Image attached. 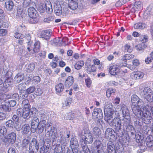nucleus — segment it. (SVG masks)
<instances>
[{"mask_svg": "<svg viewBox=\"0 0 153 153\" xmlns=\"http://www.w3.org/2000/svg\"><path fill=\"white\" fill-rule=\"evenodd\" d=\"M152 106H149L148 105H146L143 108H141L136 113L134 114L138 117L142 118L144 119L146 124H149L152 121V117L151 114L149 112Z\"/></svg>", "mask_w": 153, "mask_h": 153, "instance_id": "obj_1", "label": "nucleus"}, {"mask_svg": "<svg viewBox=\"0 0 153 153\" xmlns=\"http://www.w3.org/2000/svg\"><path fill=\"white\" fill-rule=\"evenodd\" d=\"M131 102V107L134 114L141 109V108H143L145 106H146V105H144L142 100L140 99L136 95H133L132 96Z\"/></svg>", "mask_w": 153, "mask_h": 153, "instance_id": "obj_2", "label": "nucleus"}, {"mask_svg": "<svg viewBox=\"0 0 153 153\" xmlns=\"http://www.w3.org/2000/svg\"><path fill=\"white\" fill-rule=\"evenodd\" d=\"M122 110V114L123 117L124 125L128 127L131 126L130 117L129 111L126 105L123 103L120 104Z\"/></svg>", "mask_w": 153, "mask_h": 153, "instance_id": "obj_3", "label": "nucleus"}, {"mask_svg": "<svg viewBox=\"0 0 153 153\" xmlns=\"http://www.w3.org/2000/svg\"><path fill=\"white\" fill-rule=\"evenodd\" d=\"M142 97L149 103L148 104L149 106H153V92L151 89L148 87L144 88L143 91L141 92Z\"/></svg>", "mask_w": 153, "mask_h": 153, "instance_id": "obj_4", "label": "nucleus"}, {"mask_svg": "<svg viewBox=\"0 0 153 153\" xmlns=\"http://www.w3.org/2000/svg\"><path fill=\"white\" fill-rule=\"evenodd\" d=\"M93 141V137L92 134L90 132L85 133L82 135L80 140L81 144L83 150L85 146H87V144H91Z\"/></svg>", "mask_w": 153, "mask_h": 153, "instance_id": "obj_5", "label": "nucleus"}, {"mask_svg": "<svg viewBox=\"0 0 153 153\" xmlns=\"http://www.w3.org/2000/svg\"><path fill=\"white\" fill-rule=\"evenodd\" d=\"M45 10L48 13H50L53 11L52 6L49 0H46L45 4H41L38 8V11L41 13H43Z\"/></svg>", "mask_w": 153, "mask_h": 153, "instance_id": "obj_6", "label": "nucleus"}, {"mask_svg": "<svg viewBox=\"0 0 153 153\" xmlns=\"http://www.w3.org/2000/svg\"><path fill=\"white\" fill-rule=\"evenodd\" d=\"M12 73L10 71L7 72L5 76L7 79H6L4 83V87L6 88V90L8 91L10 88L11 85H12L11 81L12 79L11 77Z\"/></svg>", "mask_w": 153, "mask_h": 153, "instance_id": "obj_7", "label": "nucleus"}, {"mask_svg": "<svg viewBox=\"0 0 153 153\" xmlns=\"http://www.w3.org/2000/svg\"><path fill=\"white\" fill-rule=\"evenodd\" d=\"M110 126L113 127L116 130L119 131L121 129L122 126L121 120L118 117H114Z\"/></svg>", "mask_w": 153, "mask_h": 153, "instance_id": "obj_8", "label": "nucleus"}, {"mask_svg": "<svg viewBox=\"0 0 153 153\" xmlns=\"http://www.w3.org/2000/svg\"><path fill=\"white\" fill-rule=\"evenodd\" d=\"M96 147L92 149L93 153H104L102 149V146L101 142L99 140H96L94 143Z\"/></svg>", "mask_w": 153, "mask_h": 153, "instance_id": "obj_9", "label": "nucleus"}, {"mask_svg": "<svg viewBox=\"0 0 153 153\" xmlns=\"http://www.w3.org/2000/svg\"><path fill=\"white\" fill-rule=\"evenodd\" d=\"M39 143H37V140L35 138H33L29 144V150L30 152H34L37 151L39 149Z\"/></svg>", "mask_w": 153, "mask_h": 153, "instance_id": "obj_10", "label": "nucleus"}, {"mask_svg": "<svg viewBox=\"0 0 153 153\" xmlns=\"http://www.w3.org/2000/svg\"><path fill=\"white\" fill-rule=\"evenodd\" d=\"M30 109H24L21 108H19L17 110V113L20 116H22V117L25 119L28 117H29Z\"/></svg>", "mask_w": 153, "mask_h": 153, "instance_id": "obj_11", "label": "nucleus"}, {"mask_svg": "<svg viewBox=\"0 0 153 153\" xmlns=\"http://www.w3.org/2000/svg\"><path fill=\"white\" fill-rule=\"evenodd\" d=\"M106 153H124V152L120 150H116L113 143L109 142L107 144V148Z\"/></svg>", "mask_w": 153, "mask_h": 153, "instance_id": "obj_12", "label": "nucleus"}, {"mask_svg": "<svg viewBox=\"0 0 153 153\" xmlns=\"http://www.w3.org/2000/svg\"><path fill=\"white\" fill-rule=\"evenodd\" d=\"M46 125V121L44 120H40L38 125L36 129V133L38 134L42 133L44 131V129L45 128Z\"/></svg>", "mask_w": 153, "mask_h": 153, "instance_id": "obj_13", "label": "nucleus"}, {"mask_svg": "<svg viewBox=\"0 0 153 153\" xmlns=\"http://www.w3.org/2000/svg\"><path fill=\"white\" fill-rule=\"evenodd\" d=\"M120 71V66L114 64L110 66L109 72L110 74L113 75L117 74Z\"/></svg>", "mask_w": 153, "mask_h": 153, "instance_id": "obj_14", "label": "nucleus"}, {"mask_svg": "<svg viewBox=\"0 0 153 153\" xmlns=\"http://www.w3.org/2000/svg\"><path fill=\"white\" fill-rule=\"evenodd\" d=\"M114 114V113H106V112H105V117L104 120L110 126L111 125L113 120L114 119L113 118Z\"/></svg>", "mask_w": 153, "mask_h": 153, "instance_id": "obj_15", "label": "nucleus"}, {"mask_svg": "<svg viewBox=\"0 0 153 153\" xmlns=\"http://www.w3.org/2000/svg\"><path fill=\"white\" fill-rule=\"evenodd\" d=\"M35 89L36 88L35 86H30L26 89L25 91H24V94H21V97L23 99L27 97L28 96L29 94L32 93L35 91Z\"/></svg>", "mask_w": 153, "mask_h": 153, "instance_id": "obj_16", "label": "nucleus"}, {"mask_svg": "<svg viewBox=\"0 0 153 153\" xmlns=\"http://www.w3.org/2000/svg\"><path fill=\"white\" fill-rule=\"evenodd\" d=\"M27 12L28 15L30 18L35 19L38 16V14L36 10L33 7H29L28 9Z\"/></svg>", "mask_w": 153, "mask_h": 153, "instance_id": "obj_17", "label": "nucleus"}, {"mask_svg": "<svg viewBox=\"0 0 153 153\" xmlns=\"http://www.w3.org/2000/svg\"><path fill=\"white\" fill-rule=\"evenodd\" d=\"M39 122V119L37 117H33L32 120L31 128L32 129L33 132L34 133L36 131V129Z\"/></svg>", "mask_w": 153, "mask_h": 153, "instance_id": "obj_18", "label": "nucleus"}, {"mask_svg": "<svg viewBox=\"0 0 153 153\" xmlns=\"http://www.w3.org/2000/svg\"><path fill=\"white\" fill-rule=\"evenodd\" d=\"M16 139V134L13 132H11L7 136L5 141L6 142L8 141L9 143L13 144L14 143Z\"/></svg>", "mask_w": 153, "mask_h": 153, "instance_id": "obj_19", "label": "nucleus"}, {"mask_svg": "<svg viewBox=\"0 0 153 153\" xmlns=\"http://www.w3.org/2000/svg\"><path fill=\"white\" fill-rule=\"evenodd\" d=\"M144 74L141 71L133 72L131 73L130 76L131 78L134 79H137L142 78Z\"/></svg>", "mask_w": 153, "mask_h": 153, "instance_id": "obj_20", "label": "nucleus"}, {"mask_svg": "<svg viewBox=\"0 0 153 153\" xmlns=\"http://www.w3.org/2000/svg\"><path fill=\"white\" fill-rule=\"evenodd\" d=\"M72 150L78 149V151L79 144L76 138H72L70 141V144Z\"/></svg>", "mask_w": 153, "mask_h": 153, "instance_id": "obj_21", "label": "nucleus"}, {"mask_svg": "<svg viewBox=\"0 0 153 153\" xmlns=\"http://www.w3.org/2000/svg\"><path fill=\"white\" fill-rule=\"evenodd\" d=\"M85 68L87 72L90 74L96 71V68L94 65H91L90 63L87 62L85 64Z\"/></svg>", "mask_w": 153, "mask_h": 153, "instance_id": "obj_22", "label": "nucleus"}, {"mask_svg": "<svg viewBox=\"0 0 153 153\" xmlns=\"http://www.w3.org/2000/svg\"><path fill=\"white\" fill-rule=\"evenodd\" d=\"M5 6L6 8L8 11H12L14 6L13 1L11 0H6L5 2Z\"/></svg>", "mask_w": 153, "mask_h": 153, "instance_id": "obj_23", "label": "nucleus"}, {"mask_svg": "<svg viewBox=\"0 0 153 153\" xmlns=\"http://www.w3.org/2000/svg\"><path fill=\"white\" fill-rule=\"evenodd\" d=\"M105 112L106 113H114V111L113 106L111 103H107L105 108Z\"/></svg>", "mask_w": 153, "mask_h": 153, "instance_id": "obj_24", "label": "nucleus"}, {"mask_svg": "<svg viewBox=\"0 0 153 153\" xmlns=\"http://www.w3.org/2000/svg\"><path fill=\"white\" fill-rule=\"evenodd\" d=\"M26 15V12L23 11V8L19 6L17 7V12L16 15L22 18L25 17Z\"/></svg>", "mask_w": 153, "mask_h": 153, "instance_id": "obj_25", "label": "nucleus"}, {"mask_svg": "<svg viewBox=\"0 0 153 153\" xmlns=\"http://www.w3.org/2000/svg\"><path fill=\"white\" fill-rule=\"evenodd\" d=\"M146 142L148 147H150L153 146V136L149 135L147 137Z\"/></svg>", "mask_w": 153, "mask_h": 153, "instance_id": "obj_26", "label": "nucleus"}, {"mask_svg": "<svg viewBox=\"0 0 153 153\" xmlns=\"http://www.w3.org/2000/svg\"><path fill=\"white\" fill-rule=\"evenodd\" d=\"M11 97V95L8 94H0V104H2L6 100L9 99Z\"/></svg>", "mask_w": 153, "mask_h": 153, "instance_id": "obj_27", "label": "nucleus"}, {"mask_svg": "<svg viewBox=\"0 0 153 153\" xmlns=\"http://www.w3.org/2000/svg\"><path fill=\"white\" fill-rule=\"evenodd\" d=\"M73 82V77L71 76H69L65 80V85L66 87H69L72 85Z\"/></svg>", "mask_w": 153, "mask_h": 153, "instance_id": "obj_28", "label": "nucleus"}, {"mask_svg": "<svg viewBox=\"0 0 153 153\" xmlns=\"http://www.w3.org/2000/svg\"><path fill=\"white\" fill-rule=\"evenodd\" d=\"M30 142L29 140L28 139H25L23 140L22 144V146L23 150L26 149L29 152V148Z\"/></svg>", "mask_w": 153, "mask_h": 153, "instance_id": "obj_29", "label": "nucleus"}, {"mask_svg": "<svg viewBox=\"0 0 153 153\" xmlns=\"http://www.w3.org/2000/svg\"><path fill=\"white\" fill-rule=\"evenodd\" d=\"M134 27L135 29L143 30L146 27L147 25L144 23L139 22L134 24Z\"/></svg>", "mask_w": 153, "mask_h": 153, "instance_id": "obj_30", "label": "nucleus"}, {"mask_svg": "<svg viewBox=\"0 0 153 153\" xmlns=\"http://www.w3.org/2000/svg\"><path fill=\"white\" fill-rule=\"evenodd\" d=\"M24 78V74L22 73H19L14 78V80L17 82L19 83Z\"/></svg>", "mask_w": 153, "mask_h": 153, "instance_id": "obj_31", "label": "nucleus"}, {"mask_svg": "<svg viewBox=\"0 0 153 153\" xmlns=\"http://www.w3.org/2000/svg\"><path fill=\"white\" fill-rule=\"evenodd\" d=\"M22 133L26 134L28 133L30 130V127L28 124H25L23 126L22 128Z\"/></svg>", "mask_w": 153, "mask_h": 153, "instance_id": "obj_32", "label": "nucleus"}, {"mask_svg": "<svg viewBox=\"0 0 153 153\" xmlns=\"http://www.w3.org/2000/svg\"><path fill=\"white\" fill-rule=\"evenodd\" d=\"M64 88L63 84L62 83H59L57 84L55 86V89L57 93H60L62 92Z\"/></svg>", "mask_w": 153, "mask_h": 153, "instance_id": "obj_33", "label": "nucleus"}, {"mask_svg": "<svg viewBox=\"0 0 153 153\" xmlns=\"http://www.w3.org/2000/svg\"><path fill=\"white\" fill-rule=\"evenodd\" d=\"M22 107L24 109H29L30 108V106L29 100L27 99L24 100L22 103Z\"/></svg>", "mask_w": 153, "mask_h": 153, "instance_id": "obj_34", "label": "nucleus"}, {"mask_svg": "<svg viewBox=\"0 0 153 153\" xmlns=\"http://www.w3.org/2000/svg\"><path fill=\"white\" fill-rule=\"evenodd\" d=\"M146 47V46L145 43H142L137 45L136 48L138 51L140 52H143V50Z\"/></svg>", "mask_w": 153, "mask_h": 153, "instance_id": "obj_35", "label": "nucleus"}, {"mask_svg": "<svg viewBox=\"0 0 153 153\" xmlns=\"http://www.w3.org/2000/svg\"><path fill=\"white\" fill-rule=\"evenodd\" d=\"M100 114H102L101 110L100 108L95 109L92 113L93 116L97 118H98Z\"/></svg>", "mask_w": 153, "mask_h": 153, "instance_id": "obj_36", "label": "nucleus"}, {"mask_svg": "<svg viewBox=\"0 0 153 153\" xmlns=\"http://www.w3.org/2000/svg\"><path fill=\"white\" fill-rule=\"evenodd\" d=\"M12 119L14 122H15L16 124V125H15L16 128L18 130H20V126H19L18 124L19 118L16 115H14L12 117Z\"/></svg>", "mask_w": 153, "mask_h": 153, "instance_id": "obj_37", "label": "nucleus"}, {"mask_svg": "<svg viewBox=\"0 0 153 153\" xmlns=\"http://www.w3.org/2000/svg\"><path fill=\"white\" fill-rule=\"evenodd\" d=\"M49 33H47L45 31L42 32L39 35V37L43 39L48 40L50 39V36L48 35Z\"/></svg>", "mask_w": 153, "mask_h": 153, "instance_id": "obj_38", "label": "nucleus"}, {"mask_svg": "<svg viewBox=\"0 0 153 153\" xmlns=\"http://www.w3.org/2000/svg\"><path fill=\"white\" fill-rule=\"evenodd\" d=\"M114 131L111 128H107L105 131V137L106 138H109V136H114L113 134Z\"/></svg>", "mask_w": 153, "mask_h": 153, "instance_id": "obj_39", "label": "nucleus"}, {"mask_svg": "<svg viewBox=\"0 0 153 153\" xmlns=\"http://www.w3.org/2000/svg\"><path fill=\"white\" fill-rule=\"evenodd\" d=\"M52 45L57 46H62V43H60V39L59 38H56L51 41Z\"/></svg>", "mask_w": 153, "mask_h": 153, "instance_id": "obj_40", "label": "nucleus"}, {"mask_svg": "<svg viewBox=\"0 0 153 153\" xmlns=\"http://www.w3.org/2000/svg\"><path fill=\"white\" fill-rule=\"evenodd\" d=\"M18 89L19 91V93L20 97H21V94L24 93V91L25 90V84L21 83L18 86Z\"/></svg>", "mask_w": 153, "mask_h": 153, "instance_id": "obj_41", "label": "nucleus"}, {"mask_svg": "<svg viewBox=\"0 0 153 153\" xmlns=\"http://www.w3.org/2000/svg\"><path fill=\"white\" fill-rule=\"evenodd\" d=\"M34 47L33 48V51L35 53L38 52L40 49V43L39 41L36 42L34 45Z\"/></svg>", "mask_w": 153, "mask_h": 153, "instance_id": "obj_42", "label": "nucleus"}, {"mask_svg": "<svg viewBox=\"0 0 153 153\" xmlns=\"http://www.w3.org/2000/svg\"><path fill=\"white\" fill-rule=\"evenodd\" d=\"M134 57V55L131 54H128L125 55L122 57L123 61L126 62L127 60H129Z\"/></svg>", "mask_w": 153, "mask_h": 153, "instance_id": "obj_43", "label": "nucleus"}, {"mask_svg": "<svg viewBox=\"0 0 153 153\" xmlns=\"http://www.w3.org/2000/svg\"><path fill=\"white\" fill-rule=\"evenodd\" d=\"M116 90L113 88L108 89L106 92V95L108 97H110L111 95L114 94Z\"/></svg>", "mask_w": 153, "mask_h": 153, "instance_id": "obj_44", "label": "nucleus"}, {"mask_svg": "<svg viewBox=\"0 0 153 153\" xmlns=\"http://www.w3.org/2000/svg\"><path fill=\"white\" fill-rule=\"evenodd\" d=\"M14 123L12 120H8L6 123V125L9 129L11 130L14 126Z\"/></svg>", "mask_w": 153, "mask_h": 153, "instance_id": "obj_45", "label": "nucleus"}, {"mask_svg": "<svg viewBox=\"0 0 153 153\" xmlns=\"http://www.w3.org/2000/svg\"><path fill=\"white\" fill-rule=\"evenodd\" d=\"M2 108L5 111H9L10 110V108L9 106L8 103H6L1 105Z\"/></svg>", "mask_w": 153, "mask_h": 153, "instance_id": "obj_46", "label": "nucleus"}, {"mask_svg": "<svg viewBox=\"0 0 153 153\" xmlns=\"http://www.w3.org/2000/svg\"><path fill=\"white\" fill-rule=\"evenodd\" d=\"M125 51L128 52H131L132 51V48L131 47L129 44H126L123 47Z\"/></svg>", "mask_w": 153, "mask_h": 153, "instance_id": "obj_47", "label": "nucleus"}, {"mask_svg": "<svg viewBox=\"0 0 153 153\" xmlns=\"http://www.w3.org/2000/svg\"><path fill=\"white\" fill-rule=\"evenodd\" d=\"M134 7L137 10L141 9L142 8V4L140 1H136L134 5Z\"/></svg>", "mask_w": 153, "mask_h": 153, "instance_id": "obj_48", "label": "nucleus"}, {"mask_svg": "<svg viewBox=\"0 0 153 153\" xmlns=\"http://www.w3.org/2000/svg\"><path fill=\"white\" fill-rule=\"evenodd\" d=\"M35 68V64L34 63H31L28 66L27 68V71L29 72H32L34 70Z\"/></svg>", "mask_w": 153, "mask_h": 153, "instance_id": "obj_49", "label": "nucleus"}, {"mask_svg": "<svg viewBox=\"0 0 153 153\" xmlns=\"http://www.w3.org/2000/svg\"><path fill=\"white\" fill-rule=\"evenodd\" d=\"M93 133L95 135L98 136L101 134L100 129L97 127H95L93 128Z\"/></svg>", "mask_w": 153, "mask_h": 153, "instance_id": "obj_50", "label": "nucleus"}, {"mask_svg": "<svg viewBox=\"0 0 153 153\" xmlns=\"http://www.w3.org/2000/svg\"><path fill=\"white\" fill-rule=\"evenodd\" d=\"M140 39L142 43L146 42L148 41V36L145 35H142L140 36Z\"/></svg>", "mask_w": 153, "mask_h": 153, "instance_id": "obj_51", "label": "nucleus"}, {"mask_svg": "<svg viewBox=\"0 0 153 153\" xmlns=\"http://www.w3.org/2000/svg\"><path fill=\"white\" fill-rule=\"evenodd\" d=\"M14 36L16 38L19 39H22L24 37L23 34L18 32H16L14 34Z\"/></svg>", "mask_w": 153, "mask_h": 153, "instance_id": "obj_52", "label": "nucleus"}, {"mask_svg": "<svg viewBox=\"0 0 153 153\" xmlns=\"http://www.w3.org/2000/svg\"><path fill=\"white\" fill-rule=\"evenodd\" d=\"M7 132V129L4 126H2L0 129V136H3Z\"/></svg>", "mask_w": 153, "mask_h": 153, "instance_id": "obj_53", "label": "nucleus"}, {"mask_svg": "<svg viewBox=\"0 0 153 153\" xmlns=\"http://www.w3.org/2000/svg\"><path fill=\"white\" fill-rule=\"evenodd\" d=\"M40 81V78L38 76H35L33 77L32 79L33 83H38Z\"/></svg>", "mask_w": 153, "mask_h": 153, "instance_id": "obj_54", "label": "nucleus"}, {"mask_svg": "<svg viewBox=\"0 0 153 153\" xmlns=\"http://www.w3.org/2000/svg\"><path fill=\"white\" fill-rule=\"evenodd\" d=\"M127 1V0H119L116 2V5L117 6H121L122 4H125Z\"/></svg>", "mask_w": 153, "mask_h": 153, "instance_id": "obj_55", "label": "nucleus"}, {"mask_svg": "<svg viewBox=\"0 0 153 153\" xmlns=\"http://www.w3.org/2000/svg\"><path fill=\"white\" fill-rule=\"evenodd\" d=\"M31 0H24L23 3V5L24 7H26L30 5Z\"/></svg>", "mask_w": 153, "mask_h": 153, "instance_id": "obj_56", "label": "nucleus"}, {"mask_svg": "<svg viewBox=\"0 0 153 153\" xmlns=\"http://www.w3.org/2000/svg\"><path fill=\"white\" fill-rule=\"evenodd\" d=\"M55 150L57 152H61V151H64V150L63 149V148L62 146L61 147L59 145H57L56 147Z\"/></svg>", "mask_w": 153, "mask_h": 153, "instance_id": "obj_57", "label": "nucleus"}, {"mask_svg": "<svg viewBox=\"0 0 153 153\" xmlns=\"http://www.w3.org/2000/svg\"><path fill=\"white\" fill-rule=\"evenodd\" d=\"M153 60V56L150 55V56L147 57L145 60V62L146 64H149Z\"/></svg>", "mask_w": 153, "mask_h": 153, "instance_id": "obj_58", "label": "nucleus"}, {"mask_svg": "<svg viewBox=\"0 0 153 153\" xmlns=\"http://www.w3.org/2000/svg\"><path fill=\"white\" fill-rule=\"evenodd\" d=\"M86 86L88 87H90L91 83V81L90 79H87L85 80Z\"/></svg>", "mask_w": 153, "mask_h": 153, "instance_id": "obj_59", "label": "nucleus"}, {"mask_svg": "<svg viewBox=\"0 0 153 153\" xmlns=\"http://www.w3.org/2000/svg\"><path fill=\"white\" fill-rule=\"evenodd\" d=\"M55 7H56V9L58 10H62L61 6L59 2H57V3H55L54 7V10H55Z\"/></svg>", "mask_w": 153, "mask_h": 153, "instance_id": "obj_60", "label": "nucleus"}, {"mask_svg": "<svg viewBox=\"0 0 153 153\" xmlns=\"http://www.w3.org/2000/svg\"><path fill=\"white\" fill-rule=\"evenodd\" d=\"M7 32L6 30L4 29H0V36H4L6 35Z\"/></svg>", "mask_w": 153, "mask_h": 153, "instance_id": "obj_61", "label": "nucleus"}, {"mask_svg": "<svg viewBox=\"0 0 153 153\" xmlns=\"http://www.w3.org/2000/svg\"><path fill=\"white\" fill-rule=\"evenodd\" d=\"M132 64L134 66H138L140 65V62L139 60L137 59L133 60Z\"/></svg>", "mask_w": 153, "mask_h": 153, "instance_id": "obj_62", "label": "nucleus"}, {"mask_svg": "<svg viewBox=\"0 0 153 153\" xmlns=\"http://www.w3.org/2000/svg\"><path fill=\"white\" fill-rule=\"evenodd\" d=\"M53 18L51 16L45 18L44 19V22L47 23H49L50 22L53 20Z\"/></svg>", "mask_w": 153, "mask_h": 153, "instance_id": "obj_63", "label": "nucleus"}, {"mask_svg": "<svg viewBox=\"0 0 153 153\" xmlns=\"http://www.w3.org/2000/svg\"><path fill=\"white\" fill-rule=\"evenodd\" d=\"M36 95L37 96H40L42 94V90L40 88H37L36 91Z\"/></svg>", "mask_w": 153, "mask_h": 153, "instance_id": "obj_64", "label": "nucleus"}]
</instances>
